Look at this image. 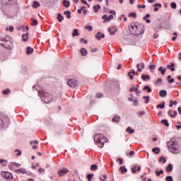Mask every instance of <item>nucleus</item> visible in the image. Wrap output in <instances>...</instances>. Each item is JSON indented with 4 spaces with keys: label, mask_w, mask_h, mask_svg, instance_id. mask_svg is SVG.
I'll return each instance as SVG.
<instances>
[{
    "label": "nucleus",
    "mask_w": 181,
    "mask_h": 181,
    "mask_svg": "<svg viewBox=\"0 0 181 181\" xmlns=\"http://www.w3.org/2000/svg\"><path fill=\"white\" fill-rule=\"evenodd\" d=\"M38 94L42 97L45 104H49L53 100V97L49 93L42 91L39 92Z\"/></svg>",
    "instance_id": "20e7f679"
},
{
    "label": "nucleus",
    "mask_w": 181,
    "mask_h": 181,
    "mask_svg": "<svg viewBox=\"0 0 181 181\" xmlns=\"http://www.w3.org/2000/svg\"><path fill=\"white\" fill-rule=\"evenodd\" d=\"M129 17H132V18H134V19H136V13H129Z\"/></svg>",
    "instance_id": "09e8293b"
},
{
    "label": "nucleus",
    "mask_w": 181,
    "mask_h": 181,
    "mask_svg": "<svg viewBox=\"0 0 181 181\" xmlns=\"http://www.w3.org/2000/svg\"><path fill=\"white\" fill-rule=\"evenodd\" d=\"M148 18H151V15L149 13L146 14L143 18L144 21H146V23H151V20L148 19Z\"/></svg>",
    "instance_id": "6ab92c4d"
},
{
    "label": "nucleus",
    "mask_w": 181,
    "mask_h": 181,
    "mask_svg": "<svg viewBox=\"0 0 181 181\" xmlns=\"http://www.w3.org/2000/svg\"><path fill=\"white\" fill-rule=\"evenodd\" d=\"M16 173H21L22 175H25L26 173V169L25 168H19L15 170Z\"/></svg>",
    "instance_id": "4468645a"
},
{
    "label": "nucleus",
    "mask_w": 181,
    "mask_h": 181,
    "mask_svg": "<svg viewBox=\"0 0 181 181\" xmlns=\"http://www.w3.org/2000/svg\"><path fill=\"white\" fill-rule=\"evenodd\" d=\"M170 6L173 9H176V3L172 2Z\"/></svg>",
    "instance_id": "680f3d73"
},
{
    "label": "nucleus",
    "mask_w": 181,
    "mask_h": 181,
    "mask_svg": "<svg viewBox=\"0 0 181 181\" xmlns=\"http://www.w3.org/2000/svg\"><path fill=\"white\" fill-rule=\"evenodd\" d=\"M126 132H129V134H134V132H135V130L134 129H131V127H127Z\"/></svg>",
    "instance_id": "e433bc0d"
},
{
    "label": "nucleus",
    "mask_w": 181,
    "mask_h": 181,
    "mask_svg": "<svg viewBox=\"0 0 181 181\" xmlns=\"http://www.w3.org/2000/svg\"><path fill=\"white\" fill-rule=\"evenodd\" d=\"M129 156H134V155H135V151H131L129 153H128Z\"/></svg>",
    "instance_id": "69168bd1"
},
{
    "label": "nucleus",
    "mask_w": 181,
    "mask_h": 181,
    "mask_svg": "<svg viewBox=\"0 0 181 181\" xmlns=\"http://www.w3.org/2000/svg\"><path fill=\"white\" fill-rule=\"evenodd\" d=\"M98 169V166L95 164L90 165V170H97Z\"/></svg>",
    "instance_id": "58836bf2"
},
{
    "label": "nucleus",
    "mask_w": 181,
    "mask_h": 181,
    "mask_svg": "<svg viewBox=\"0 0 181 181\" xmlns=\"http://www.w3.org/2000/svg\"><path fill=\"white\" fill-rule=\"evenodd\" d=\"M95 97H96V98H101V97H103V93H96Z\"/></svg>",
    "instance_id": "052dcab7"
},
{
    "label": "nucleus",
    "mask_w": 181,
    "mask_h": 181,
    "mask_svg": "<svg viewBox=\"0 0 181 181\" xmlns=\"http://www.w3.org/2000/svg\"><path fill=\"white\" fill-rule=\"evenodd\" d=\"M64 15H66V18H68V19H71V11H64Z\"/></svg>",
    "instance_id": "c85d7f7f"
},
{
    "label": "nucleus",
    "mask_w": 181,
    "mask_h": 181,
    "mask_svg": "<svg viewBox=\"0 0 181 181\" xmlns=\"http://www.w3.org/2000/svg\"><path fill=\"white\" fill-rule=\"evenodd\" d=\"M167 147L168 151L171 152V153H180V148L179 147V144H177V141L175 140H170L167 142Z\"/></svg>",
    "instance_id": "f03ea898"
},
{
    "label": "nucleus",
    "mask_w": 181,
    "mask_h": 181,
    "mask_svg": "<svg viewBox=\"0 0 181 181\" xmlns=\"http://www.w3.org/2000/svg\"><path fill=\"white\" fill-rule=\"evenodd\" d=\"M166 181H173V177L172 176H167L165 178Z\"/></svg>",
    "instance_id": "bf43d9fd"
},
{
    "label": "nucleus",
    "mask_w": 181,
    "mask_h": 181,
    "mask_svg": "<svg viewBox=\"0 0 181 181\" xmlns=\"http://www.w3.org/2000/svg\"><path fill=\"white\" fill-rule=\"evenodd\" d=\"M67 83L69 87H76V86L78 84V82L73 79H69Z\"/></svg>",
    "instance_id": "6e6552de"
},
{
    "label": "nucleus",
    "mask_w": 181,
    "mask_h": 181,
    "mask_svg": "<svg viewBox=\"0 0 181 181\" xmlns=\"http://www.w3.org/2000/svg\"><path fill=\"white\" fill-rule=\"evenodd\" d=\"M119 171L121 172V173H125L128 172V170H127V168H125V166H122L119 168Z\"/></svg>",
    "instance_id": "2f4dec72"
},
{
    "label": "nucleus",
    "mask_w": 181,
    "mask_h": 181,
    "mask_svg": "<svg viewBox=\"0 0 181 181\" xmlns=\"http://www.w3.org/2000/svg\"><path fill=\"white\" fill-rule=\"evenodd\" d=\"M0 163H3V166H6V165L8 164V160L0 159Z\"/></svg>",
    "instance_id": "a19ab883"
},
{
    "label": "nucleus",
    "mask_w": 181,
    "mask_h": 181,
    "mask_svg": "<svg viewBox=\"0 0 181 181\" xmlns=\"http://www.w3.org/2000/svg\"><path fill=\"white\" fill-rule=\"evenodd\" d=\"M30 145H33V149H37V146L36 145H37V144H39V142L37 141V140H34L33 141L30 142Z\"/></svg>",
    "instance_id": "a211bd4d"
},
{
    "label": "nucleus",
    "mask_w": 181,
    "mask_h": 181,
    "mask_svg": "<svg viewBox=\"0 0 181 181\" xmlns=\"http://www.w3.org/2000/svg\"><path fill=\"white\" fill-rule=\"evenodd\" d=\"M93 9L94 12H95V13H97V12H98V9H101V6H100V4L93 6Z\"/></svg>",
    "instance_id": "5701e85b"
},
{
    "label": "nucleus",
    "mask_w": 181,
    "mask_h": 181,
    "mask_svg": "<svg viewBox=\"0 0 181 181\" xmlns=\"http://www.w3.org/2000/svg\"><path fill=\"white\" fill-rule=\"evenodd\" d=\"M57 19H58L59 22H62L63 21V19H64V17L63 16H62L61 13H58Z\"/></svg>",
    "instance_id": "4c0bfd02"
},
{
    "label": "nucleus",
    "mask_w": 181,
    "mask_h": 181,
    "mask_svg": "<svg viewBox=\"0 0 181 181\" xmlns=\"http://www.w3.org/2000/svg\"><path fill=\"white\" fill-rule=\"evenodd\" d=\"M173 170V165L172 164H169L168 167L166 168V172H172Z\"/></svg>",
    "instance_id": "473e14b6"
},
{
    "label": "nucleus",
    "mask_w": 181,
    "mask_h": 181,
    "mask_svg": "<svg viewBox=\"0 0 181 181\" xmlns=\"http://www.w3.org/2000/svg\"><path fill=\"white\" fill-rule=\"evenodd\" d=\"M13 166H16V168H21V164L18 163H11L9 165V169L12 170V169H13Z\"/></svg>",
    "instance_id": "ddd939ff"
},
{
    "label": "nucleus",
    "mask_w": 181,
    "mask_h": 181,
    "mask_svg": "<svg viewBox=\"0 0 181 181\" xmlns=\"http://www.w3.org/2000/svg\"><path fill=\"white\" fill-rule=\"evenodd\" d=\"M79 41L81 43H84V45H87L88 43V41H87V40H84V38H81Z\"/></svg>",
    "instance_id": "a18cd8bd"
},
{
    "label": "nucleus",
    "mask_w": 181,
    "mask_h": 181,
    "mask_svg": "<svg viewBox=\"0 0 181 181\" xmlns=\"http://www.w3.org/2000/svg\"><path fill=\"white\" fill-rule=\"evenodd\" d=\"M158 71H160V74H161L162 76H165V74L166 73V68H164V69H163V67L160 66V67L158 68Z\"/></svg>",
    "instance_id": "4be33fe9"
},
{
    "label": "nucleus",
    "mask_w": 181,
    "mask_h": 181,
    "mask_svg": "<svg viewBox=\"0 0 181 181\" xmlns=\"http://www.w3.org/2000/svg\"><path fill=\"white\" fill-rule=\"evenodd\" d=\"M1 2L4 5H15L16 0H1Z\"/></svg>",
    "instance_id": "423d86ee"
},
{
    "label": "nucleus",
    "mask_w": 181,
    "mask_h": 181,
    "mask_svg": "<svg viewBox=\"0 0 181 181\" xmlns=\"http://www.w3.org/2000/svg\"><path fill=\"white\" fill-rule=\"evenodd\" d=\"M80 33H78V29H74L73 33H72V36L73 37H74V36H79Z\"/></svg>",
    "instance_id": "7c9ffc66"
},
{
    "label": "nucleus",
    "mask_w": 181,
    "mask_h": 181,
    "mask_svg": "<svg viewBox=\"0 0 181 181\" xmlns=\"http://www.w3.org/2000/svg\"><path fill=\"white\" fill-rule=\"evenodd\" d=\"M121 119V117L118 116V115H115L113 118H112V122H116L118 123L119 122Z\"/></svg>",
    "instance_id": "412c9836"
},
{
    "label": "nucleus",
    "mask_w": 181,
    "mask_h": 181,
    "mask_svg": "<svg viewBox=\"0 0 181 181\" xmlns=\"http://www.w3.org/2000/svg\"><path fill=\"white\" fill-rule=\"evenodd\" d=\"M102 19H103V21H105L104 22H110V18H109L108 16H107V15H103L102 16Z\"/></svg>",
    "instance_id": "c9c22d12"
},
{
    "label": "nucleus",
    "mask_w": 181,
    "mask_h": 181,
    "mask_svg": "<svg viewBox=\"0 0 181 181\" xmlns=\"http://www.w3.org/2000/svg\"><path fill=\"white\" fill-rule=\"evenodd\" d=\"M165 102H163V104H159L156 106L157 108H161L162 110H163V108H165Z\"/></svg>",
    "instance_id": "79ce46f5"
},
{
    "label": "nucleus",
    "mask_w": 181,
    "mask_h": 181,
    "mask_svg": "<svg viewBox=\"0 0 181 181\" xmlns=\"http://www.w3.org/2000/svg\"><path fill=\"white\" fill-rule=\"evenodd\" d=\"M129 32L132 35L139 36L145 32V26L139 23H132L129 27Z\"/></svg>",
    "instance_id": "f257e3e1"
},
{
    "label": "nucleus",
    "mask_w": 181,
    "mask_h": 181,
    "mask_svg": "<svg viewBox=\"0 0 181 181\" xmlns=\"http://www.w3.org/2000/svg\"><path fill=\"white\" fill-rule=\"evenodd\" d=\"M93 176H94V174H88V175H87L88 180V181H91Z\"/></svg>",
    "instance_id": "de8ad7c7"
},
{
    "label": "nucleus",
    "mask_w": 181,
    "mask_h": 181,
    "mask_svg": "<svg viewBox=\"0 0 181 181\" xmlns=\"http://www.w3.org/2000/svg\"><path fill=\"white\" fill-rule=\"evenodd\" d=\"M31 25H32L33 26H35V25H37V20H36V19H32V23H31Z\"/></svg>",
    "instance_id": "5fc2aeb1"
},
{
    "label": "nucleus",
    "mask_w": 181,
    "mask_h": 181,
    "mask_svg": "<svg viewBox=\"0 0 181 181\" xmlns=\"http://www.w3.org/2000/svg\"><path fill=\"white\" fill-rule=\"evenodd\" d=\"M136 168L137 166L136 165H134L132 168V173H136Z\"/></svg>",
    "instance_id": "4d7b16f0"
},
{
    "label": "nucleus",
    "mask_w": 181,
    "mask_h": 181,
    "mask_svg": "<svg viewBox=\"0 0 181 181\" xmlns=\"http://www.w3.org/2000/svg\"><path fill=\"white\" fill-rule=\"evenodd\" d=\"M85 29H87V30H88L89 32H91V30H93V27L90 25H86L85 27Z\"/></svg>",
    "instance_id": "13d9d810"
},
{
    "label": "nucleus",
    "mask_w": 181,
    "mask_h": 181,
    "mask_svg": "<svg viewBox=\"0 0 181 181\" xmlns=\"http://www.w3.org/2000/svg\"><path fill=\"white\" fill-rule=\"evenodd\" d=\"M108 32L110 33V35H115V32H117V28L116 27H111L107 29Z\"/></svg>",
    "instance_id": "f8f14e48"
},
{
    "label": "nucleus",
    "mask_w": 181,
    "mask_h": 181,
    "mask_svg": "<svg viewBox=\"0 0 181 181\" xmlns=\"http://www.w3.org/2000/svg\"><path fill=\"white\" fill-rule=\"evenodd\" d=\"M104 37H105V35H104V33H101V32H98L95 35V38L98 40H101V39H104Z\"/></svg>",
    "instance_id": "9d476101"
},
{
    "label": "nucleus",
    "mask_w": 181,
    "mask_h": 181,
    "mask_svg": "<svg viewBox=\"0 0 181 181\" xmlns=\"http://www.w3.org/2000/svg\"><path fill=\"white\" fill-rule=\"evenodd\" d=\"M4 49H6V50H12L13 49V45H12V42L10 41L8 45L4 47Z\"/></svg>",
    "instance_id": "dca6fc26"
},
{
    "label": "nucleus",
    "mask_w": 181,
    "mask_h": 181,
    "mask_svg": "<svg viewBox=\"0 0 181 181\" xmlns=\"http://www.w3.org/2000/svg\"><path fill=\"white\" fill-rule=\"evenodd\" d=\"M1 176L4 177V179H6L7 180H11V179H13V175H12V173L10 172H5L3 171L1 173Z\"/></svg>",
    "instance_id": "39448f33"
},
{
    "label": "nucleus",
    "mask_w": 181,
    "mask_h": 181,
    "mask_svg": "<svg viewBox=\"0 0 181 181\" xmlns=\"http://www.w3.org/2000/svg\"><path fill=\"white\" fill-rule=\"evenodd\" d=\"M39 6H40V3L37 2V1H34L33 4V8H39Z\"/></svg>",
    "instance_id": "bb28decb"
},
{
    "label": "nucleus",
    "mask_w": 181,
    "mask_h": 181,
    "mask_svg": "<svg viewBox=\"0 0 181 181\" xmlns=\"http://www.w3.org/2000/svg\"><path fill=\"white\" fill-rule=\"evenodd\" d=\"M15 152H16V153H17L16 156H21V155H22V151H20L19 149H16Z\"/></svg>",
    "instance_id": "49530a36"
},
{
    "label": "nucleus",
    "mask_w": 181,
    "mask_h": 181,
    "mask_svg": "<svg viewBox=\"0 0 181 181\" xmlns=\"http://www.w3.org/2000/svg\"><path fill=\"white\" fill-rule=\"evenodd\" d=\"M176 115H177V111L174 110L173 111V115H171V118H175V117H176Z\"/></svg>",
    "instance_id": "0e129e2a"
},
{
    "label": "nucleus",
    "mask_w": 181,
    "mask_h": 181,
    "mask_svg": "<svg viewBox=\"0 0 181 181\" xmlns=\"http://www.w3.org/2000/svg\"><path fill=\"white\" fill-rule=\"evenodd\" d=\"M62 4L64 6H65V8H69V6H70V1L67 0H64L62 1Z\"/></svg>",
    "instance_id": "393cba45"
},
{
    "label": "nucleus",
    "mask_w": 181,
    "mask_h": 181,
    "mask_svg": "<svg viewBox=\"0 0 181 181\" xmlns=\"http://www.w3.org/2000/svg\"><path fill=\"white\" fill-rule=\"evenodd\" d=\"M3 94H4L5 95H8V94H9V93H11V90L9 89H6L5 90L2 91Z\"/></svg>",
    "instance_id": "603ef678"
},
{
    "label": "nucleus",
    "mask_w": 181,
    "mask_h": 181,
    "mask_svg": "<svg viewBox=\"0 0 181 181\" xmlns=\"http://www.w3.org/2000/svg\"><path fill=\"white\" fill-rule=\"evenodd\" d=\"M130 93H132V91H135L136 95H139V94H141V91L139 90V89L135 86H133L129 88Z\"/></svg>",
    "instance_id": "1a4fd4ad"
},
{
    "label": "nucleus",
    "mask_w": 181,
    "mask_h": 181,
    "mask_svg": "<svg viewBox=\"0 0 181 181\" xmlns=\"http://www.w3.org/2000/svg\"><path fill=\"white\" fill-rule=\"evenodd\" d=\"M139 101H138V100H134L133 105H134V107H137V105H139Z\"/></svg>",
    "instance_id": "e2e57ef3"
},
{
    "label": "nucleus",
    "mask_w": 181,
    "mask_h": 181,
    "mask_svg": "<svg viewBox=\"0 0 181 181\" xmlns=\"http://www.w3.org/2000/svg\"><path fill=\"white\" fill-rule=\"evenodd\" d=\"M69 173V170L67 168H62L58 172L59 176H66Z\"/></svg>",
    "instance_id": "0eeeda50"
},
{
    "label": "nucleus",
    "mask_w": 181,
    "mask_h": 181,
    "mask_svg": "<svg viewBox=\"0 0 181 181\" xmlns=\"http://www.w3.org/2000/svg\"><path fill=\"white\" fill-rule=\"evenodd\" d=\"M156 175L157 176H160V175H163V170H160V171L156 170Z\"/></svg>",
    "instance_id": "37998d69"
},
{
    "label": "nucleus",
    "mask_w": 181,
    "mask_h": 181,
    "mask_svg": "<svg viewBox=\"0 0 181 181\" xmlns=\"http://www.w3.org/2000/svg\"><path fill=\"white\" fill-rule=\"evenodd\" d=\"M81 11H83V15H86V13H87V10H86V6H82L81 7Z\"/></svg>",
    "instance_id": "c03bdc74"
},
{
    "label": "nucleus",
    "mask_w": 181,
    "mask_h": 181,
    "mask_svg": "<svg viewBox=\"0 0 181 181\" xmlns=\"http://www.w3.org/2000/svg\"><path fill=\"white\" fill-rule=\"evenodd\" d=\"M135 74H138V73L135 72L134 69H132L131 71L128 73V76L130 80H134V76H135Z\"/></svg>",
    "instance_id": "9b49d317"
},
{
    "label": "nucleus",
    "mask_w": 181,
    "mask_h": 181,
    "mask_svg": "<svg viewBox=\"0 0 181 181\" xmlns=\"http://www.w3.org/2000/svg\"><path fill=\"white\" fill-rule=\"evenodd\" d=\"M139 117H141V115H145V112L144 111H141L138 114Z\"/></svg>",
    "instance_id": "774afa93"
},
{
    "label": "nucleus",
    "mask_w": 181,
    "mask_h": 181,
    "mask_svg": "<svg viewBox=\"0 0 181 181\" xmlns=\"http://www.w3.org/2000/svg\"><path fill=\"white\" fill-rule=\"evenodd\" d=\"M29 33H28V31L25 33V34H23L22 35V39L23 40V42H28V39H29Z\"/></svg>",
    "instance_id": "2eb2a0df"
},
{
    "label": "nucleus",
    "mask_w": 181,
    "mask_h": 181,
    "mask_svg": "<svg viewBox=\"0 0 181 181\" xmlns=\"http://www.w3.org/2000/svg\"><path fill=\"white\" fill-rule=\"evenodd\" d=\"M80 52L82 56H87V49L86 48L81 49Z\"/></svg>",
    "instance_id": "c756f323"
},
{
    "label": "nucleus",
    "mask_w": 181,
    "mask_h": 181,
    "mask_svg": "<svg viewBox=\"0 0 181 181\" xmlns=\"http://www.w3.org/2000/svg\"><path fill=\"white\" fill-rule=\"evenodd\" d=\"M160 97H166L168 92L165 90H162L159 93Z\"/></svg>",
    "instance_id": "b1692460"
},
{
    "label": "nucleus",
    "mask_w": 181,
    "mask_h": 181,
    "mask_svg": "<svg viewBox=\"0 0 181 181\" xmlns=\"http://www.w3.org/2000/svg\"><path fill=\"white\" fill-rule=\"evenodd\" d=\"M173 105H177V101L170 100L169 107H170V108H172V107H173Z\"/></svg>",
    "instance_id": "72a5a7b5"
},
{
    "label": "nucleus",
    "mask_w": 181,
    "mask_h": 181,
    "mask_svg": "<svg viewBox=\"0 0 181 181\" xmlns=\"http://www.w3.org/2000/svg\"><path fill=\"white\" fill-rule=\"evenodd\" d=\"M141 78L144 81H148L151 80V76H149L148 75L143 74L141 75Z\"/></svg>",
    "instance_id": "aec40b11"
},
{
    "label": "nucleus",
    "mask_w": 181,
    "mask_h": 181,
    "mask_svg": "<svg viewBox=\"0 0 181 181\" xmlns=\"http://www.w3.org/2000/svg\"><path fill=\"white\" fill-rule=\"evenodd\" d=\"M6 30H8V32H13V26L11 25L10 27L6 28Z\"/></svg>",
    "instance_id": "3c124183"
},
{
    "label": "nucleus",
    "mask_w": 181,
    "mask_h": 181,
    "mask_svg": "<svg viewBox=\"0 0 181 181\" xmlns=\"http://www.w3.org/2000/svg\"><path fill=\"white\" fill-rule=\"evenodd\" d=\"M33 53V48L28 47L26 49V54H32Z\"/></svg>",
    "instance_id": "a878e982"
},
{
    "label": "nucleus",
    "mask_w": 181,
    "mask_h": 181,
    "mask_svg": "<svg viewBox=\"0 0 181 181\" xmlns=\"http://www.w3.org/2000/svg\"><path fill=\"white\" fill-rule=\"evenodd\" d=\"M152 152H153L154 153H156V155H159V153H160V149L159 148H153L152 149Z\"/></svg>",
    "instance_id": "cd10ccee"
},
{
    "label": "nucleus",
    "mask_w": 181,
    "mask_h": 181,
    "mask_svg": "<svg viewBox=\"0 0 181 181\" xmlns=\"http://www.w3.org/2000/svg\"><path fill=\"white\" fill-rule=\"evenodd\" d=\"M143 99L146 100H145V104H148V103H149V96H144Z\"/></svg>",
    "instance_id": "864d4df0"
},
{
    "label": "nucleus",
    "mask_w": 181,
    "mask_h": 181,
    "mask_svg": "<svg viewBox=\"0 0 181 181\" xmlns=\"http://www.w3.org/2000/svg\"><path fill=\"white\" fill-rule=\"evenodd\" d=\"M159 162H162L163 163H166V159L163 156H161L159 159Z\"/></svg>",
    "instance_id": "8fccbe9b"
},
{
    "label": "nucleus",
    "mask_w": 181,
    "mask_h": 181,
    "mask_svg": "<svg viewBox=\"0 0 181 181\" xmlns=\"http://www.w3.org/2000/svg\"><path fill=\"white\" fill-rule=\"evenodd\" d=\"M140 67H141V64H136L137 70H138V71H139L140 73H141V72H142V69H141Z\"/></svg>",
    "instance_id": "6e6d98bb"
},
{
    "label": "nucleus",
    "mask_w": 181,
    "mask_h": 181,
    "mask_svg": "<svg viewBox=\"0 0 181 181\" xmlns=\"http://www.w3.org/2000/svg\"><path fill=\"white\" fill-rule=\"evenodd\" d=\"M143 90H146L147 93H152V88L148 86H144Z\"/></svg>",
    "instance_id": "f704fd0d"
},
{
    "label": "nucleus",
    "mask_w": 181,
    "mask_h": 181,
    "mask_svg": "<svg viewBox=\"0 0 181 181\" xmlns=\"http://www.w3.org/2000/svg\"><path fill=\"white\" fill-rule=\"evenodd\" d=\"M161 124H163L165 125V127H169V122H168V119L161 120Z\"/></svg>",
    "instance_id": "ea45409f"
},
{
    "label": "nucleus",
    "mask_w": 181,
    "mask_h": 181,
    "mask_svg": "<svg viewBox=\"0 0 181 181\" xmlns=\"http://www.w3.org/2000/svg\"><path fill=\"white\" fill-rule=\"evenodd\" d=\"M167 69L171 71H175V64L171 62L170 64L167 65Z\"/></svg>",
    "instance_id": "f3484780"
},
{
    "label": "nucleus",
    "mask_w": 181,
    "mask_h": 181,
    "mask_svg": "<svg viewBox=\"0 0 181 181\" xmlns=\"http://www.w3.org/2000/svg\"><path fill=\"white\" fill-rule=\"evenodd\" d=\"M153 37H154V39H158V37H159V34L153 33Z\"/></svg>",
    "instance_id": "338daca9"
},
{
    "label": "nucleus",
    "mask_w": 181,
    "mask_h": 181,
    "mask_svg": "<svg viewBox=\"0 0 181 181\" xmlns=\"http://www.w3.org/2000/svg\"><path fill=\"white\" fill-rule=\"evenodd\" d=\"M94 141L97 144L99 148H104V144L108 142V139L103 134H98L94 136Z\"/></svg>",
    "instance_id": "7ed1b4c3"
}]
</instances>
